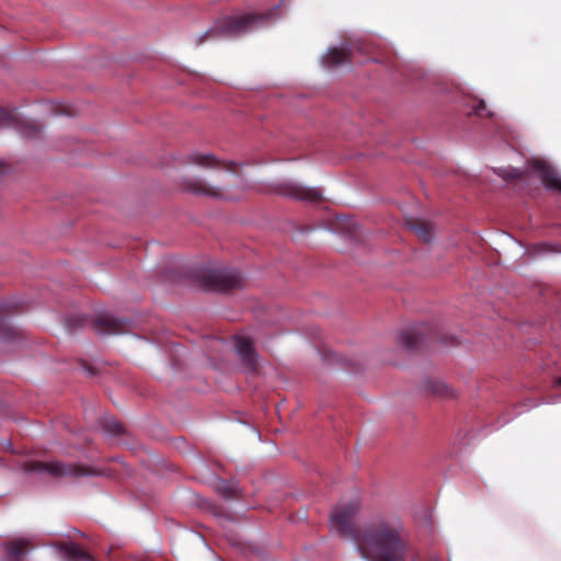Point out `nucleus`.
Instances as JSON below:
<instances>
[{"label":"nucleus","instance_id":"f257e3e1","mask_svg":"<svg viewBox=\"0 0 561 561\" xmlns=\"http://www.w3.org/2000/svg\"><path fill=\"white\" fill-rule=\"evenodd\" d=\"M359 508V499L339 503L330 514L334 530L353 540L362 557L368 561H403L405 543L401 537V523L382 518L359 529L355 524Z\"/></svg>","mask_w":561,"mask_h":561},{"label":"nucleus","instance_id":"f03ea898","mask_svg":"<svg viewBox=\"0 0 561 561\" xmlns=\"http://www.w3.org/2000/svg\"><path fill=\"white\" fill-rule=\"evenodd\" d=\"M190 161L203 168L221 169L226 172V179L224 180L222 188L210 186L203 182H196L192 185V191L195 194L206 195L215 198H234L233 195L228 193V188L237 184V182H242V179L240 178L242 171L241 164L221 161L217 159L214 154L199 152L191 154Z\"/></svg>","mask_w":561,"mask_h":561},{"label":"nucleus","instance_id":"7ed1b4c3","mask_svg":"<svg viewBox=\"0 0 561 561\" xmlns=\"http://www.w3.org/2000/svg\"><path fill=\"white\" fill-rule=\"evenodd\" d=\"M26 472H35L41 474H48L54 478L67 476H94L100 474L99 471L91 468H82L73 465H66L59 460L39 461L32 459L23 465Z\"/></svg>","mask_w":561,"mask_h":561},{"label":"nucleus","instance_id":"20e7f679","mask_svg":"<svg viewBox=\"0 0 561 561\" xmlns=\"http://www.w3.org/2000/svg\"><path fill=\"white\" fill-rule=\"evenodd\" d=\"M432 341L447 343L445 336L436 328L427 323L407 328L400 333V344L409 351L416 350L422 344Z\"/></svg>","mask_w":561,"mask_h":561},{"label":"nucleus","instance_id":"39448f33","mask_svg":"<svg viewBox=\"0 0 561 561\" xmlns=\"http://www.w3.org/2000/svg\"><path fill=\"white\" fill-rule=\"evenodd\" d=\"M245 30V13L241 12L233 16H224L218 19L215 24L201 35L196 44L202 45L208 39L216 38L218 36H232L242 33Z\"/></svg>","mask_w":561,"mask_h":561},{"label":"nucleus","instance_id":"423d86ee","mask_svg":"<svg viewBox=\"0 0 561 561\" xmlns=\"http://www.w3.org/2000/svg\"><path fill=\"white\" fill-rule=\"evenodd\" d=\"M205 285L216 291H229L240 286L241 275L232 268H218L207 272Z\"/></svg>","mask_w":561,"mask_h":561},{"label":"nucleus","instance_id":"0eeeda50","mask_svg":"<svg viewBox=\"0 0 561 561\" xmlns=\"http://www.w3.org/2000/svg\"><path fill=\"white\" fill-rule=\"evenodd\" d=\"M25 308V302L20 298H10L0 302V340L13 342L20 337L21 333L11 325L5 316L21 312Z\"/></svg>","mask_w":561,"mask_h":561},{"label":"nucleus","instance_id":"6e6552de","mask_svg":"<svg viewBox=\"0 0 561 561\" xmlns=\"http://www.w3.org/2000/svg\"><path fill=\"white\" fill-rule=\"evenodd\" d=\"M275 192L282 196L318 204L323 201L322 192L318 187H307L296 182H282L275 186Z\"/></svg>","mask_w":561,"mask_h":561},{"label":"nucleus","instance_id":"1a4fd4ad","mask_svg":"<svg viewBox=\"0 0 561 561\" xmlns=\"http://www.w3.org/2000/svg\"><path fill=\"white\" fill-rule=\"evenodd\" d=\"M354 51L368 54L369 46L364 43H352L345 48H331L323 57V64L327 67H337L345 62H350Z\"/></svg>","mask_w":561,"mask_h":561},{"label":"nucleus","instance_id":"9d476101","mask_svg":"<svg viewBox=\"0 0 561 561\" xmlns=\"http://www.w3.org/2000/svg\"><path fill=\"white\" fill-rule=\"evenodd\" d=\"M92 327L102 334H119L130 330V322L123 318L103 314L93 320Z\"/></svg>","mask_w":561,"mask_h":561},{"label":"nucleus","instance_id":"9b49d317","mask_svg":"<svg viewBox=\"0 0 561 561\" xmlns=\"http://www.w3.org/2000/svg\"><path fill=\"white\" fill-rule=\"evenodd\" d=\"M529 165L531 171L539 175L546 187L561 192V179L549 163L540 159H535Z\"/></svg>","mask_w":561,"mask_h":561},{"label":"nucleus","instance_id":"f8f14e48","mask_svg":"<svg viewBox=\"0 0 561 561\" xmlns=\"http://www.w3.org/2000/svg\"><path fill=\"white\" fill-rule=\"evenodd\" d=\"M4 556L1 561H26L31 542L25 538H16L3 545Z\"/></svg>","mask_w":561,"mask_h":561},{"label":"nucleus","instance_id":"ddd939ff","mask_svg":"<svg viewBox=\"0 0 561 561\" xmlns=\"http://www.w3.org/2000/svg\"><path fill=\"white\" fill-rule=\"evenodd\" d=\"M55 547L62 553L65 561H95L91 554L72 542L57 543Z\"/></svg>","mask_w":561,"mask_h":561},{"label":"nucleus","instance_id":"4468645a","mask_svg":"<svg viewBox=\"0 0 561 561\" xmlns=\"http://www.w3.org/2000/svg\"><path fill=\"white\" fill-rule=\"evenodd\" d=\"M407 226L413 231L423 242H431L434 236V228L431 222L420 219L410 218L407 220Z\"/></svg>","mask_w":561,"mask_h":561},{"label":"nucleus","instance_id":"2eb2a0df","mask_svg":"<svg viewBox=\"0 0 561 561\" xmlns=\"http://www.w3.org/2000/svg\"><path fill=\"white\" fill-rule=\"evenodd\" d=\"M99 425L111 437L123 438L128 434L125 426L112 415H104L100 419Z\"/></svg>","mask_w":561,"mask_h":561},{"label":"nucleus","instance_id":"dca6fc26","mask_svg":"<svg viewBox=\"0 0 561 561\" xmlns=\"http://www.w3.org/2000/svg\"><path fill=\"white\" fill-rule=\"evenodd\" d=\"M248 376L259 375L262 368V364L259 359L257 353L254 348L253 341L248 336Z\"/></svg>","mask_w":561,"mask_h":561},{"label":"nucleus","instance_id":"f3484780","mask_svg":"<svg viewBox=\"0 0 561 561\" xmlns=\"http://www.w3.org/2000/svg\"><path fill=\"white\" fill-rule=\"evenodd\" d=\"M275 14V10H268L265 12H248V31L255 25H266L268 24Z\"/></svg>","mask_w":561,"mask_h":561},{"label":"nucleus","instance_id":"a211bd4d","mask_svg":"<svg viewBox=\"0 0 561 561\" xmlns=\"http://www.w3.org/2000/svg\"><path fill=\"white\" fill-rule=\"evenodd\" d=\"M248 308H251L253 318H255L259 323L266 324L270 322V311L265 306L260 305L259 302H251V306L248 304Z\"/></svg>","mask_w":561,"mask_h":561},{"label":"nucleus","instance_id":"6ab92c4d","mask_svg":"<svg viewBox=\"0 0 561 561\" xmlns=\"http://www.w3.org/2000/svg\"><path fill=\"white\" fill-rule=\"evenodd\" d=\"M495 172L506 181L523 179L525 174V172L513 167L499 168Z\"/></svg>","mask_w":561,"mask_h":561},{"label":"nucleus","instance_id":"aec40b11","mask_svg":"<svg viewBox=\"0 0 561 561\" xmlns=\"http://www.w3.org/2000/svg\"><path fill=\"white\" fill-rule=\"evenodd\" d=\"M234 348L241 359H245V337L244 336H237L234 339Z\"/></svg>","mask_w":561,"mask_h":561},{"label":"nucleus","instance_id":"412c9836","mask_svg":"<svg viewBox=\"0 0 561 561\" xmlns=\"http://www.w3.org/2000/svg\"><path fill=\"white\" fill-rule=\"evenodd\" d=\"M87 319L80 316H73L67 319V327L69 329L81 328L84 325Z\"/></svg>","mask_w":561,"mask_h":561},{"label":"nucleus","instance_id":"4be33fe9","mask_svg":"<svg viewBox=\"0 0 561 561\" xmlns=\"http://www.w3.org/2000/svg\"><path fill=\"white\" fill-rule=\"evenodd\" d=\"M12 119V114L0 107V125H10Z\"/></svg>","mask_w":561,"mask_h":561},{"label":"nucleus","instance_id":"5701e85b","mask_svg":"<svg viewBox=\"0 0 561 561\" xmlns=\"http://www.w3.org/2000/svg\"><path fill=\"white\" fill-rule=\"evenodd\" d=\"M222 496L227 500L234 499V488L232 485L224 484L220 490Z\"/></svg>","mask_w":561,"mask_h":561},{"label":"nucleus","instance_id":"b1692460","mask_svg":"<svg viewBox=\"0 0 561 561\" xmlns=\"http://www.w3.org/2000/svg\"><path fill=\"white\" fill-rule=\"evenodd\" d=\"M0 451L1 453H12L14 454V449H13V446H12V443L8 439H2L0 440Z\"/></svg>","mask_w":561,"mask_h":561},{"label":"nucleus","instance_id":"393cba45","mask_svg":"<svg viewBox=\"0 0 561 561\" xmlns=\"http://www.w3.org/2000/svg\"><path fill=\"white\" fill-rule=\"evenodd\" d=\"M178 444V450L179 453H187V454H192L193 451L188 450V443L183 438V437H180L176 442Z\"/></svg>","mask_w":561,"mask_h":561},{"label":"nucleus","instance_id":"a878e982","mask_svg":"<svg viewBox=\"0 0 561 561\" xmlns=\"http://www.w3.org/2000/svg\"><path fill=\"white\" fill-rule=\"evenodd\" d=\"M435 391L444 397L453 396V390L446 385H439Z\"/></svg>","mask_w":561,"mask_h":561},{"label":"nucleus","instance_id":"bb28decb","mask_svg":"<svg viewBox=\"0 0 561 561\" xmlns=\"http://www.w3.org/2000/svg\"><path fill=\"white\" fill-rule=\"evenodd\" d=\"M485 110L484 101H479L478 105L474 106V112L477 115H483V111Z\"/></svg>","mask_w":561,"mask_h":561},{"label":"nucleus","instance_id":"cd10ccee","mask_svg":"<svg viewBox=\"0 0 561 561\" xmlns=\"http://www.w3.org/2000/svg\"><path fill=\"white\" fill-rule=\"evenodd\" d=\"M41 131V128L38 126H31L28 127V131H26V134L28 136H36L37 134H39Z\"/></svg>","mask_w":561,"mask_h":561},{"label":"nucleus","instance_id":"c85d7f7f","mask_svg":"<svg viewBox=\"0 0 561 561\" xmlns=\"http://www.w3.org/2000/svg\"><path fill=\"white\" fill-rule=\"evenodd\" d=\"M4 172H5V165L2 162H0V176L2 174H4Z\"/></svg>","mask_w":561,"mask_h":561},{"label":"nucleus","instance_id":"c756f323","mask_svg":"<svg viewBox=\"0 0 561 561\" xmlns=\"http://www.w3.org/2000/svg\"><path fill=\"white\" fill-rule=\"evenodd\" d=\"M556 385L561 387V377L556 379Z\"/></svg>","mask_w":561,"mask_h":561},{"label":"nucleus","instance_id":"7c9ffc66","mask_svg":"<svg viewBox=\"0 0 561 561\" xmlns=\"http://www.w3.org/2000/svg\"><path fill=\"white\" fill-rule=\"evenodd\" d=\"M247 549H248V553H249V552H250V550H251V547L248 545V546H247Z\"/></svg>","mask_w":561,"mask_h":561}]
</instances>
